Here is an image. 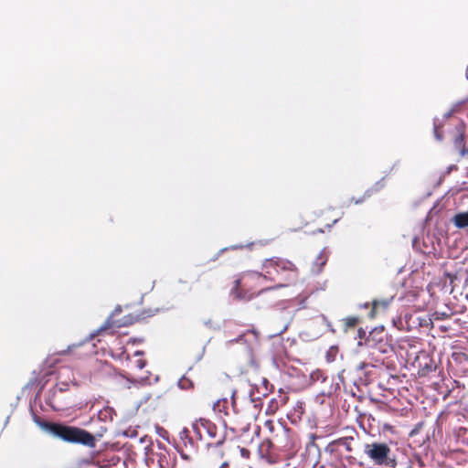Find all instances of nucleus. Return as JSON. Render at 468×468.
<instances>
[{
  "instance_id": "423d86ee",
  "label": "nucleus",
  "mask_w": 468,
  "mask_h": 468,
  "mask_svg": "<svg viewBox=\"0 0 468 468\" xmlns=\"http://www.w3.org/2000/svg\"><path fill=\"white\" fill-rule=\"evenodd\" d=\"M364 454L375 465H389L394 461L391 459V449L385 442L373 441L364 445Z\"/></svg>"
},
{
  "instance_id": "c756f323",
  "label": "nucleus",
  "mask_w": 468,
  "mask_h": 468,
  "mask_svg": "<svg viewBox=\"0 0 468 468\" xmlns=\"http://www.w3.org/2000/svg\"><path fill=\"white\" fill-rule=\"evenodd\" d=\"M69 349H70V346L69 347V349H68V350H64V351H62V352H61V354H67V353H69Z\"/></svg>"
},
{
  "instance_id": "7ed1b4c3",
  "label": "nucleus",
  "mask_w": 468,
  "mask_h": 468,
  "mask_svg": "<svg viewBox=\"0 0 468 468\" xmlns=\"http://www.w3.org/2000/svg\"><path fill=\"white\" fill-rule=\"evenodd\" d=\"M267 279L268 277L265 273L262 274L257 271L246 272L235 282L233 294L238 299L249 301L269 289L262 287L263 282Z\"/></svg>"
},
{
  "instance_id": "2eb2a0df",
  "label": "nucleus",
  "mask_w": 468,
  "mask_h": 468,
  "mask_svg": "<svg viewBox=\"0 0 468 468\" xmlns=\"http://www.w3.org/2000/svg\"><path fill=\"white\" fill-rule=\"evenodd\" d=\"M452 222L457 229H467L468 228V209L466 211L456 213L452 218Z\"/></svg>"
},
{
  "instance_id": "6ab92c4d",
  "label": "nucleus",
  "mask_w": 468,
  "mask_h": 468,
  "mask_svg": "<svg viewBox=\"0 0 468 468\" xmlns=\"http://www.w3.org/2000/svg\"><path fill=\"white\" fill-rule=\"evenodd\" d=\"M326 214L327 213H322L319 217V219L321 220V223H323L324 228L330 229L334 224H335L338 221L339 218L326 220L327 219Z\"/></svg>"
},
{
  "instance_id": "1a4fd4ad",
  "label": "nucleus",
  "mask_w": 468,
  "mask_h": 468,
  "mask_svg": "<svg viewBox=\"0 0 468 468\" xmlns=\"http://www.w3.org/2000/svg\"><path fill=\"white\" fill-rule=\"evenodd\" d=\"M259 454L261 458L271 461L280 453L279 450L274 446L272 439L270 435L259 445Z\"/></svg>"
},
{
  "instance_id": "f03ea898",
  "label": "nucleus",
  "mask_w": 468,
  "mask_h": 468,
  "mask_svg": "<svg viewBox=\"0 0 468 468\" xmlns=\"http://www.w3.org/2000/svg\"><path fill=\"white\" fill-rule=\"evenodd\" d=\"M262 270L268 279L278 282L277 287H283L298 275L296 266L290 261L281 258H271L264 261Z\"/></svg>"
},
{
  "instance_id": "ddd939ff",
  "label": "nucleus",
  "mask_w": 468,
  "mask_h": 468,
  "mask_svg": "<svg viewBox=\"0 0 468 468\" xmlns=\"http://www.w3.org/2000/svg\"><path fill=\"white\" fill-rule=\"evenodd\" d=\"M453 144L461 157H468V136L465 137L463 132H460L455 137Z\"/></svg>"
},
{
  "instance_id": "4468645a",
  "label": "nucleus",
  "mask_w": 468,
  "mask_h": 468,
  "mask_svg": "<svg viewBox=\"0 0 468 468\" xmlns=\"http://www.w3.org/2000/svg\"><path fill=\"white\" fill-rule=\"evenodd\" d=\"M289 397L285 393H281L277 398L270 400L267 413L274 414L281 407L288 402Z\"/></svg>"
},
{
  "instance_id": "4be33fe9",
  "label": "nucleus",
  "mask_w": 468,
  "mask_h": 468,
  "mask_svg": "<svg viewBox=\"0 0 468 468\" xmlns=\"http://www.w3.org/2000/svg\"><path fill=\"white\" fill-rule=\"evenodd\" d=\"M112 325V323L110 320H107L105 324L99 329V332L106 331L110 329Z\"/></svg>"
},
{
  "instance_id": "72a5a7b5",
  "label": "nucleus",
  "mask_w": 468,
  "mask_h": 468,
  "mask_svg": "<svg viewBox=\"0 0 468 468\" xmlns=\"http://www.w3.org/2000/svg\"><path fill=\"white\" fill-rule=\"evenodd\" d=\"M216 405H217L218 407H219V405H220V400H218V401L217 402V404H216Z\"/></svg>"
},
{
  "instance_id": "5701e85b",
  "label": "nucleus",
  "mask_w": 468,
  "mask_h": 468,
  "mask_svg": "<svg viewBox=\"0 0 468 468\" xmlns=\"http://www.w3.org/2000/svg\"><path fill=\"white\" fill-rule=\"evenodd\" d=\"M333 353H334V354H335V353H336V349H335V348H331V349L327 352V354H326V359H327V361H328V362H332V361L334 360V356L332 355Z\"/></svg>"
},
{
  "instance_id": "a878e982",
  "label": "nucleus",
  "mask_w": 468,
  "mask_h": 468,
  "mask_svg": "<svg viewBox=\"0 0 468 468\" xmlns=\"http://www.w3.org/2000/svg\"><path fill=\"white\" fill-rule=\"evenodd\" d=\"M228 465H229L228 463L224 462L221 463L220 468H226Z\"/></svg>"
},
{
  "instance_id": "39448f33",
  "label": "nucleus",
  "mask_w": 468,
  "mask_h": 468,
  "mask_svg": "<svg viewBox=\"0 0 468 468\" xmlns=\"http://www.w3.org/2000/svg\"><path fill=\"white\" fill-rule=\"evenodd\" d=\"M192 430L197 436V440H207V444L220 445L223 442L224 437L218 431L217 425L210 420L200 418L193 422Z\"/></svg>"
},
{
  "instance_id": "f704fd0d",
  "label": "nucleus",
  "mask_w": 468,
  "mask_h": 468,
  "mask_svg": "<svg viewBox=\"0 0 468 468\" xmlns=\"http://www.w3.org/2000/svg\"><path fill=\"white\" fill-rule=\"evenodd\" d=\"M447 315L445 314H441V317H446Z\"/></svg>"
},
{
  "instance_id": "f257e3e1",
  "label": "nucleus",
  "mask_w": 468,
  "mask_h": 468,
  "mask_svg": "<svg viewBox=\"0 0 468 468\" xmlns=\"http://www.w3.org/2000/svg\"><path fill=\"white\" fill-rule=\"evenodd\" d=\"M37 424L41 429L65 442L81 444L90 448L96 446V436L102 437L103 433L107 431L106 428H101L100 432L93 435L80 427L60 422L42 420L37 421Z\"/></svg>"
},
{
  "instance_id": "c9c22d12",
  "label": "nucleus",
  "mask_w": 468,
  "mask_h": 468,
  "mask_svg": "<svg viewBox=\"0 0 468 468\" xmlns=\"http://www.w3.org/2000/svg\"><path fill=\"white\" fill-rule=\"evenodd\" d=\"M447 315L445 314H441V317H446Z\"/></svg>"
},
{
  "instance_id": "a211bd4d",
  "label": "nucleus",
  "mask_w": 468,
  "mask_h": 468,
  "mask_svg": "<svg viewBox=\"0 0 468 468\" xmlns=\"http://www.w3.org/2000/svg\"><path fill=\"white\" fill-rule=\"evenodd\" d=\"M343 323L346 327V330L349 328H355L359 323V318L356 316H349L343 319Z\"/></svg>"
},
{
  "instance_id": "2f4dec72",
  "label": "nucleus",
  "mask_w": 468,
  "mask_h": 468,
  "mask_svg": "<svg viewBox=\"0 0 468 468\" xmlns=\"http://www.w3.org/2000/svg\"><path fill=\"white\" fill-rule=\"evenodd\" d=\"M384 428H385V429H391V426L385 424V425H384Z\"/></svg>"
},
{
  "instance_id": "9d476101",
  "label": "nucleus",
  "mask_w": 468,
  "mask_h": 468,
  "mask_svg": "<svg viewBox=\"0 0 468 468\" xmlns=\"http://www.w3.org/2000/svg\"><path fill=\"white\" fill-rule=\"evenodd\" d=\"M259 333L255 329L247 330L243 334L239 335L237 338L230 340L229 343H241L248 345L250 350L258 345Z\"/></svg>"
},
{
  "instance_id": "412c9836",
  "label": "nucleus",
  "mask_w": 468,
  "mask_h": 468,
  "mask_svg": "<svg viewBox=\"0 0 468 468\" xmlns=\"http://www.w3.org/2000/svg\"><path fill=\"white\" fill-rule=\"evenodd\" d=\"M136 366L139 369H143L146 365V360L144 358H138L136 361Z\"/></svg>"
},
{
  "instance_id": "0eeeda50",
  "label": "nucleus",
  "mask_w": 468,
  "mask_h": 468,
  "mask_svg": "<svg viewBox=\"0 0 468 468\" xmlns=\"http://www.w3.org/2000/svg\"><path fill=\"white\" fill-rule=\"evenodd\" d=\"M70 385L77 386L73 372L69 368L59 370L58 373V381L55 387L50 390L51 397L48 400V404L53 410H59L62 409L56 400V395L58 392L62 393L68 391Z\"/></svg>"
},
{
  "instance_id": "bb28decb",
  "label": "nucleus",
  "mask_w": 468,
  "mask_h": 468,
  "mask_svg": "<svg viewBox=\"0 0 468 468\" xmlns=\"http://www.w3.org/2000/svg\"><path fill=\"white\" fill-rule=\"evenodd\" d=\"M143 354H144V352H142V351H136L134 355L135 356H142Z\"/></svg>"
},
{
  "instance_id": "7c9ffc66",
  "label": "nucleus",
  "mask_w": 468,
  "mask_h": 468,
  "mask_svg": "<svg viewBox=\"0 0 468 468\" xmlns=\"http://www.w3.org/2000/svg\"><path fill=\"white\" fill-rule=\"evenodd\" d=\"M126 324H127V323H125V322H124V323H122V324H119L117 325V327H120V326H122V325H126Z\"/></svg>"
},
{
  "instance_id": "f8f14e48",
  "label": "nucleus",
  "mask_w": 468,
  "mask_h": 468,
  "mask_svg": "<svg viewBox=\"0 0 468 468\" xmlns=\"http://www.w3.org/2000/svg\"><path fill=\"white\" fill-rule=\"evenodd\" d=\"M392 300H393V297H390L388 299H382V300H374L372 302V309L370 311L369 316L371 318H375L380 313L387 311L388 308L389 307Z\"/></svg>"
},
{
  "instance_id": "aec40b11",
  "label": "nucleus",
  "mask_w": 468,
  "mask_h": 468,
  "mask_svg": "<svg viewBox=\"0 0 468 468\" xmlns=\"http://www.w3.org/2000/svg\"><path fill=\"white\" fill-rule=\"evenodd\" d=\"M179 387L181 388H188L190 387H193V383L191 380H189L188 378H182L180 380H179Z\"/></svg>"
},
{
  "instance_id": "b1692460",
  "label": "nucleus",
  "mask_w": 468,
  "mask_h": 468,
  "mask_svg": "<svg viewBox=\"0 0 468 468\" xmlns=\"http://www.w3.org/2000/svg\"><path fill=\"white\" fill-rule=\"evenodd\" d=\"M240 454L242 457L248 459L250 457V451L245 448H240Z\"/></svg>"
},
{
  "instance_id": "393cba45",
  "label": "nucleus",
  "mask_w": 468,
  "mask_h": 468,
  "mask_svg": "<svg viewBox=\"0 0 468 468\" xmlns=\"http://www.w3.org/2000/svg\"><path fill=\"white\" fill-rule=\"evenodd\" d=\"M435 136L440 141L442 139V135L439 133L438 128H435Z\"/></svg>"
},
{
  "instance_id": "473e14b6",
  "label": "nucleus",
  "mask_w": 468,
  "mask_h": 468,
  "mask_svg": "<svg viewBox=\"0 0 468 468\" xmlns=\"http://www.w3.org/2000/svg\"><path fill=\"white\" fill-rule=\"evenodd\" d=\"M223 403H224V404H227V403H228V401H227V399H223Z\"/></svg>"
},
{
  "instance_id": "cd10ccee",
  "label": "nucleus",
  "mask_w": 468,
  "mask_h": 468,
  "mask_svg": "<svg viewBox=\"0 0 468 468\" xmlns=\"http://www.w3.org/2000/svg\"><path fill=\"white\" fill-rule=\"evenodd\" d=\"M230 393H231V397H232V399H233V398H234V396H235V394H236V390H235V389H232V390L230 391Z\"/></svg>"
},
{
  "instance_id": "20e7f679",
  "label": "nucleus",
  "mask_w": 468,
  "mask_h": 468,
  "mask_svg": "<svg viewBox=\"0 0 468 468\" xmlns=\"http://www.w3.org/2000/svg\"><path fill=\"white\" fill-rule=\"evenodd\" d=\"M263 427L268 431L272 439L274 446L280 452H287L294 450L296 447V438L293 431L281 422H275L272 420H267Z\"/></svg>"
},
{
  "instance_id": "c85d7f7f",
  "label": "nucleus",
  "mask_w": 468,
  "mask_h": 468,
  "mask_svg": "<svg viewBox=\"0 0 468 468\" xmlns=\"http://www.w3.org/2000/svg\"><path fill=\"white\" fill-rule=\"evenodd\" d=\"M318 231H319V232H321V233H323V232H324V229L322 227H320V228L318 229Z\"/></svg>"
},
{
  "instance_id": "6e6552de",
  "label": "nucleus",
  "mask_w": 468,
  "mask_h": 468,
  "mask_svg": "<svg viewBox=\"0 0 468 468\" xmlns=\"http://www.w3.org/2000/svg\"><path fill=\"white\" fill-rule=\"evenodd\" d=\"M367 343L371 347L378 349L381 353H387L391 348V345L388 343V334L381 329H374L369 333L367 339Z\"/></svg>"
},
{
  "instance_id": "f3484780",
  "label": "nucleus",
  "mask_w": 468,
  "mask_h": 468,
  "mask_svg": "<svg viewBox=\"0 0 468 468\" xmlns=\"http://www.w3.org/2000/svg\"><path fill=\"white\" fill-rule=\"evenodd\" d=\"M112 415H113V410L110 407H105L104 409L101 410L98 413V418L101 420L107 421L112 420Z\"/></svg>"
},
{
  "instance_id": "9b49d317",
  "label": "nucleus",
  "mask_w": 468,
  "mask_h": 468,
  "mask_svg": "<svg viewBox=\"0 0 468 468\" xmlns=\"http://www.w3.org/2000/svg\"><path fill=\"white\" fill-rule=\"evenodd\" d=\"M179 440H180V443L182 444L181 445L182 450L191 452V451H194L197 447V444L198 440H197V437L193 438L190 435V431L187 428H184L179 432Z\"/></svg>"
},
{
  "instance_id": "dca6fc26",
  "label": "nucleus",
  "mask_w": 468,
  "mask_h": 468,
  "mask_svg": "<svg viewBox=\"0 0 468 468\" xmlns=\"http://www.w3.org/2000/svg\"><path fill=\"white\" fill-rule=\"evenodd\" d=\"M352 440H353V437L339 438V439L332 441L331 443H329L326 447V451L333 452L335 445H343L347 452H352L353 449L349 442V441H352Z\"/></svg>"
}]
</instances>
